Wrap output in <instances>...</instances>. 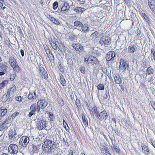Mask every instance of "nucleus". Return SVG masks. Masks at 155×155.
<instances>
[{
	"label": "nucleus",
	"mask_w": 155,
	"mask_h": 155,
	"mask_svg": "<svg viewBox=\"0 0 155 155\" xmlns=\"http://www.w3.org/2000/svg\"><path fill=\"white\" fill-rule=\"evenodd\" d=\"M75 104L77 106V109L78 110H80L81 109V104L80 101L77 98L75 102Z\"/></svg>",
	"instance_id": "obj_38"
},
{
	"label": "nucleus",
	"mask_w": 155,
	"mask_h": 155,
	"mask_svg": "<svg viewBox=\"0 0 155 155\" xmlns=\"http://www.w3.org/2000/svg\"><path fill=\"white\" fill-rule=\"evenodd\" d=\"M8 134V138L12 140H14L17 137V134L15 128L10 129Z\"/></svg>",
	"instance_id": "obj_10"
},
{
	"label": "nucleus",
	"mask_w": 155,
	"mask_h": 155,
	"mask_svg": "<svg viewBox=\"0 0 155 155\" xmlns=\"http://www.w3.org/2000/svg\"><path fill=\"white\" fill-rule=\"evenodd\" d=\"M80 70L81 72L83 74H84L86 72L85 69L84 67H80Z\"/></svg>",
	"instance_id": "obj_50"
},
{
	"label": "nucleus",
	"mask_w": 155,
	"mask_h": 155,
	"mask_svg": "<svg viewBox=\"0 0 155 155\" xmlns=\"http://www.w3.org/2000/svg\"><path fill=\"white\" fill-rule=\"evenodd\" d=\"M115 56V53L114 51H110L106 54L105 57L107 61H113Z\"/></svg>",
	"instance_id": "obj_15"
},
{
	"label": "nucleus",
	"mask_w": 155,
	"mask_h": 155,
	"mask_svg": "<svg viewBox=\"0 0 155 155\" xmlns=\"http://www.w3.org/2000/svg\"><path fill=\"white\" fill-rule=\"evenodd\" d=\"M8 68V64L6 63L1 64H0V69L1 71H0V76H2L5 74L7 71Z\"/></svg>",
	"instance_id": "obj_13"
},
{
	"label": "nucleus",
	"mask_w": 155,
	"mask_h": 155,
	"mask_svg": "<svg viewBox=\"0 0 155 155\" xmlns=\"http://www.w3.org/2000/svg\"><path fill=\"white\" fill-rule=\"evenodd\" d=\"M18 150V147L15 144H12L9 145L8 147V151L10 153L15 154L17 153Z\"/></svg>",
	"instance_id": "obj_11"
},
{
	"label": "nucleus",
	"mask_w": 155,
	"mask_h": 155,
	"mask_svg": "<svg viewBox=\"0 0 155 155\" xmlns=\"http://www.w3.org/2000/svg\"><path fill=\"white\" fill-rule=\"evenodd\" d=\"M46 146L48 148L50 149L51 148L52 141L50 140H47Z\"/></svg>",
	"instance_id": "obj_42"
},
{
	"label": "nucleus",
	"mask_w": 155,
	"mask_h": 155,
	"mask_svg": "<svg viewBox=\"0 0 155 155\" xmlns=\"http://www.w3.org/2000/svg\"><path fill=\"white\" fill-rule=\"evenodd\" d=\"M39 146L38 145L35 146L33 145V151L34 153H37L39 149Z\"/></svg>",
	"instance_id": "obj_40"
},
{
	"label": "nucleus",
	"mask_w": 155,
	"mask_h": 155,
	"mask_svg": "<svg viewBox=\"0 0 155 155\" xmlns=\"http://www.w3.org/2000/svg\"><path fill=\"white\" fill-rule=\"evenodd\" d=\"M16 90V87L15 85L13 84V86L9 88L7 93L6 95H4L2 97V101H6L8 98L10 97L11 94H13Z\"/></svg>",
	"instance_id": "obj_6"
},
{
	"label": "nucleus",
	"mask_w": 155,
	"mask_h": 155,
	"mask_svg": "<svg viewBox=\"0 0 155 155\" xmlns=\"http://www.w3.org/2000/svg\"><path fill=\"white\" fill-rule=\"evenodd\" d=\"M60 82L63 86H65L66 85V81L65 79L64 78V76L62 74L60 75Z\"/></svg>",
	"instance_id": "obj_32"
},
{
	"label": "nucleus",
	"mask_w": 155,
	"mask_h": 155,
	"mask_svg": "<svg viewBox=\"0 0 155 155\" xmlns=\"http://www.w3.org/2000/svg\"><path fill=\"white\" fill-rule=\"evenodd\" d=\"M142 151L145 155H150V150L149 147L145 144L141 145Z\"/></svg>",
	"instance_id": "obj_18"
},
{
	"label": "nucleus",
	"mask_w": 155,
	"mask_h": 155,
	"mask_svg": "<svg viewBox=\"0 0 155 155\" xmlns=\"http://www.w3.org/2000/svg\"><path fill=\"white\" fill-rule=\"evenodd\" d=\"M85 10L84 8L76 7L74 9V11L78 14L82 13Z\"/></svg>",
	"instance_id": "obj_29"
},
{
	"label": "nucleus",
	"mask_w": 155,
	"mask_h": 155,
	"mask_svg": "<svg viewBox=\"0 0 155 155\" xmlns=\"http://www.w3.org/2000/svg\"><path fill=\"white\" fill-rule=\"evenodd\" d=\"M3 4L2 3L0 2V8H2Z\"/></svg>",
	"instance_id": "obj_61"
},
{
	"label": "nucleus",
	"mask_w": 155,
	"mask_h": 155,
	"mask_svg": "<svg viewBox=\"0 0 155 155\" xmlns=\"http://www.w3.org/2000/svg\"><path fill=\"white\" fill-rule=\"evenodd\" d=\"M63 124L64 127V128L65 129L67 130L68 129V128H67V126L68 127V128L69 129V127H68V125L64 119L63 120Z\"/></svg>",
	"instance_id": "obj_47"
},
{
	"label": "nucleus",
	"mask_w": 155,
	"mask_h": 155,
	"mask_svg": "<svg viewBox=\"0 0 155 155\" xmlns=\"http://www.w3.org/2000/svg\"><path fill=\"white\" fill-rule=\"evenodd\" d=\"M84 61L85 62H86L88 64L92 65L99 64V61L97 58L91 55H88V57L84 58Z\"/></svg>",
	"instance_id": "obj_3"
},
{
	"label": "nucleus",
	"mask_w": 155,
	"mask_h": 155,
	"mask_svg": "<svg viewBox=\"0 0 155 155\" xmlns=\"http://www.w3.org/2000/svg\"><path fill=\"white\" fill-rule=\"evenodd\" d=\"M98 34V32L97 31H95L91 35V36H94V37H96V36Z\"/></svg>",
	"instance_id": "obj_51"
},
{
	"label": "nucleus",
	"mask_w": 155,
	"mask_h": 155,
	"mask_svg": "<svg viewBox=\"0 0 155 155\" xmlns=\"http://www.w3.org/2000/svg\"><path fill=\"white\" fill-rule=\"evenodd\" d=\"M1 155H9L8 153H2Z\"/></svg>",
	"instance_id": "obj_64"
},
{
	"label": "nucleus",
	"mask_w": 155,
	"mask_h": 155,
	"mask_svg": "<svg viewBox=\"0 0 155 155\" xmlns=\"http://www.w3.org/2000/svg\"><path fill=\"white\" fill-rule=\"evenodd\" d=\"M141 31L139 30L138 29L137 30V35L135 36L136 39V40L139 39V36L141 34Z\"/></svg>",
	"instance_id": "obj_43"
},
{
	"label": "nucleus",
	"mask_w": 155,
	"mask_h": 155,
	"mask_svg": "<svg viewBox=\"0 0 155 155\" xmlns=\"http://www.w3.org/2000/svg\"><path fill=\"white\" fill-rule=\"evenodd\" d=\"M128 68L129 64L128 62L125 60H121L119 68L125 71L126 69H128Z\"/></svg>",
	"instance_id": "obj_16"
},
{
	"label": "nucleus",
	"mask_w": 155,
	"mask_h": 155,
	"mask_svg": "<svg viewBox=\"0 0 155 155\" xmlns=\"http://www.w3.org/2000/svg\"><path fill=\"white\" fill-rule=\"evenodd\" d=\"M69 153L70 154V155H73V151L71 150L69 152Z\"/></svg>",
	"instance_id": "obj_60"
},
{
	"label": "nucleus",
	"mask_w": 155,
	"mask_h": 155,
	"mask_svg": "<svg viewBox=\"0 0 155 155\" xmlns=\"http://www.w3.org/2000/svg\"><path fill=\"white\" fill-rule=\"evenodd\" d=\"M72 46L74 49L78 52H82L84 51L83 46L79 43H73Z\"/></svg>",
	"instance_id": "obj_14"
},
{
	"label": "nucleus",
	"mask_w": 155,
	"mask_h": 155,
	"mask_svg": "<svg viewBox=\"0 0 155 155\" xmlns=\"http://www.w3.org/2000/svg\"><path fill=\"white\" fill-rule=\"evenodd\" d=\"M28 98L31 100L36 99L37 98V96L35 91L30 92L28 95Z\"/></svg>",
	"instance_id": "obj_25"
},
{
	"label": "nucleus",
	"mask_w": 155,
	"mask_h": 155,
	"mask_svg": "<svg viewBox=\"0 0 155 155\" xmlns=\"http://www.w3.org/2000/svg\"><path fill=\"white\" fill-rule=\"evenodd\" d=\"M111 38H109L106 39L105 37L103 36L101 38L99 43L102 45H104L105 47H107L111 44Z\"/></svg>",
	"instance_id": "obj_12"
},
{
	"label": "nucleus",
	"mask_w": 155,
	"mask_h": 155,
	"mask_svg": "<svg viewBox=\"0 0 155 155\" xmlns=\"http://www.w3.org/2000/svg\"><path fill=\"white\" fill-rule=\"evenodd\" d=\"M82 31L84 32L88 31H89V27L86 24H83L81 27Z\"/></svg>",
	"instance_id": "obj_35"
},
{
	"label": "nucleus",
	"mask_w": 155,
	"mask_h": 155,
	"mask_svg": "<svg viewBox=\"0 0 155 155\" xmlns=\"http://www.w3.org/2000/svg\"><path fill=\"white\" fill-rule=\"evenodd\" d=\"M38 73L43 78L47 80L48 78V74L47 71L43 67V65L39 64L38 65Z\"/></svg>",
	"instance_id": "obj_7"
},
{
	"label": "nucleus",
	"mask_w": 155,
	"mask_h": 155,
	"mask_svg": "<svg viewBox=\"0 0 155 155\" xmlns=\"http://www.w3.org/2000/svg\"><path fill=\"white\" fill-rule=\"evenodd\" d=\"M44 48L49 60L51 63H53L54 60V57L49 48L47 45L45 46Z\"/></svg>",
	"instance_id": "obj_9"
},
{
	"label": "nucleus",
	"mask_w": 155,
	"mask_h": 155,
	"mask_svg": "<svg viewBox=\"0 0 155 155\" xmlns=\"http://www.w3.org/2000/svg\"><path fill=\"white\" fill-rule=\"evenodd\" d=\"M63 141L65 143V145H67V146H69V144H68V143H67V142H66L65 140L64 139H63Z\"/></svg>",
	"instance_id": "obj_56"
},
{
	"label": "nucleus",
	"mask_w": 155,
	"mask_h": 155,
	"mask_svg": "<svg viewBox=\"0 0 155 155\" xmlns=\"http://www.w3.org/2000/svg\"><path fill=\"white\" fill-rule=\"evenodd\" d=\"M7 110L6 108L2 106L0 108V117H3L5 116L7 113Z\"/></svg>",
	"instance_id": "obj_24"
},
{
	"label": "nucleus",
	"mask_w": 155,
	"mask_h": 155,
	"mask_svg": "<svg viewBox=\"0 0 155 155\" xmlns=\"http://www.w3.org/2000/svg\"><path fill=\"white\" fill-rule=\"evenodd\" d=\"M48 120L50 121H53L55 118L52 113L51 112H49L48 113Z\"/></svg>",
	"instance_id": "obj_39"
},
{
	"label": "nucleus",
	"mask_w": 155,
	"mask_h": 155,
	"mask_svg": "<svg viewBox=\"0 0 155 155\" xmlns=\"http://www.w3.org/2000/svg\"><path fill=\"white\" fill-rule=\"evenodd\" d=\"M154 72V70L151 66L149 67L146 70V74L148 75L153 74Z\"/></svg>",
	"instance_id": "obj_33"
},
{
	"label": "nucleus",
	"mask_w": 155,
	"mask_h": 155,
	"mask_svg": "<svg viewBox=\"0 0 155 155\" xmlns=\"http://www.w3.org/2000/svg\"><path fill=\"white\" fill-rule=\"evenodd\" d=\"M151 104L153 108L155 110V102L154 101L151 102Z\"/></svg>",
	"instance_id": "obj_52"
},
{
	"label": "nucleus",
	"mask_w": 155,
	"mask_h": 155,
	"mask_svg": "<svg viewBox=\"0 0 155 155\" xmlns=\"http://www.w3.org/2000/svg\"><path fill=\"white\" fill-rule=\"evenodd\" d=\"M57 100L58 104L61 107H63L64 106V101L61 96L58 97Z\"/></svg>",
	"instance_id": "obj_31"
},
{
	"label": "nucleus",
	"mask_w": 155,
	"mask_h": 155,
	"mask_svg": "<svg viewBox=\"0 0 155 155\" xmlns=\"http://www.w3.org/2000/svg\"><path fill=\"white\" fill-rule=\"evenodd\" d=\"M152 145L153 146H155V141H153V142H151Z\"/></svg>",
	"instance_id": "obj_62"
},
{
	"label": "nucleus",
	"mask_w": 155,
	"mask_h": 155,
	"mask_svg": "<svg viewBox=\"0 0 155 155\" xmlns=\"http://www.w3.org/2000/svg\"><path fill=\"white\" fill-rule=\"evenodd\" d=\"M58 2H55L53 3V8L54 10L56 9L58 7Z\"/></svg>",
	"instance_id": "obj_46"
},
{
	"label": "nucleus",
	"mask_w": 155,
	"mask_h": 155,
	"mask_svg": "<svg viewBox=\"0 0 155 155\" xmlns=\"http://www.w3.org/2000/svg\"><path fill=\"white\" fill-rule=\"evenodd\" d=\"M70 8V6L68 4L64 2L62 7L61 9V11L63 13H66Z\"/></svg>",
	"instance_id": "obj_23"
},
{
	"label": "nucleus",
	"mask_w": 155,
	"mask_h": 155,
	"mask_svg": "<svg viewBox=\"0 0 155 155\" xmlns=\"http://www.w3.org/2000/svg\"><path fill=\"white\" fill-rule=\"evenodd\" d=\"M104 86L101 84H99L97 86V88L98 90H103L104 89Z\"/></svg>",
	"instance_id": "obj_44"
},
{
	"label": "nucleus",
	"mask_w": 155,
	"mask_h": 155,
	"mask_svg": "<svg viewBox=\"0 0 155 155\" xmlns=\"http://www.w3.org/2000/svg\"><path fill=\"white\" fill-rule=\"evenodd\" d=\"M153 80V77H151L150 79L148 80V81L149 82H151Z\"/></svg>",
	"instance_id": "obj_58"
},
{
	"label": "nucleus",
	"mask_w": 155,
	"mask_h": 155,
	"mask_svg": "<svg viewBox=\"0 0 155 155\" xmlns=\"http://www.w3.org/2000/svg\"><path fill=\"white\" fill-rule=\"evenodd\" d=\"M58 48L59 49L61 52H64L66 50V47L61 42L59 43Z\"/></svg>",
	"instance_id": "obj_30"
},
{
	"label": "nucleus",
	"mask_w": 155,
	"mask_h": 155,
	"mask_svg": "<svg viewBox=\"0 0 155 155\" xmlns=\"http://www.w3.org/2000/svg\"><path fill=\"white\" fill-rule=\"evenodd\" d=\"M0 26L1 27H3V24L1 21H0Z\"/></svg>",
	"instance_id": "obj_63"
},
{
	"label": "nucleus",
	"mask_w": 155,
	"mask_h": 155,
	"mask_svg": "<svg viewBox=\"0 0 155 155\" xmlns=\"http://www.w3.org/2000/svg\"><path fill=\"white\" fill-rule=\"evenodd\" d=\"M74 26L78 27H81V25H82V23L78 20L75 21L74 22Z\"/></svg>",
	"instance_id": "obj_41"
},
{
	"label": "nucleus",
	"mask_w": 155,
	"mask_h": 155,
	"mask_svg": "<svg viewBox=\"0 0 155 155\" xmlns=\"http://www.w3.org/2000/svg\"><path fill=\"white\" fill-rule=\"evenodd\" d=\"M21 53V56L22 57L24 56V51L23 49H21L20 51Z\"/></svg>",
	"instance_id": "obj_55"
},
{
	"label": "nucleus",
	"mask_w": 155,
	"mask_h": 155,
	"mask_svg": "<svg viewBox=\"0 0 155 155\" xmlns=\"http://www.w3.org/2000/svg\"><path fill=\"white\" fill-rule=\"evenodd\" d=\"M48 102L45 99L42 98L39 99L37 104V109L38 112L40 111V109H44L47 105Z\"/></svg>",
	"instance_id": "obj_4"
},
{
	"label": "nucleus",
	"mask_w": 155,
	"mask_h": 155,
	"mask_svg": "<svg viewBox=\"0 0 155 155\" xmlns=\"http://www.w3.org/2000/svg\"><path fill=\"white\" fill-rule=\"evenodd\" d=\"M112 145L113 146L111 147L113 150H114L115 148L117 149V147H118L115 144H113Z\"/></svg>",
	"instance_id": "obj_54"
},
{
	"label": "nucleus",
	"mask_w": 155,
	"mask_h": 155,
	"mask_svg": "<svg viewBox=\"0 0 155 155\" xmlns=\"http://www.w3.org/2000/svg\"><path fill=\"white\" fill-rule=\"evenodd\" d=\"M12 124V121L10 117L5 119L0 125V131H5L11 126Z\"/></svg>",
	"instance_id": "obj_1"
},
{
	"label": "nucleus",
	"mask_w": 155,
	"mask_h": 155,
	"mask_svg": "<svg viewBox=\"0 0 155 155\" xmlns=\"http://www.w3.org/2000/svg\"><path fill=\"white\" fill-rule=\"evenodd\" d=\"M47 17L48 18L55 24L57 25H59L60 24V22L54 17H52L51 15H48Z\"/></svg>",
	"instance_id": "obj_27"
},
{
	"label": "nucleus",
	"mask_w": 155,
	"mask_h": 155,
	"mask_svg": "<svg viewBox=\"0 0 155 155\" xmlns=\"http://www.w3.org/2000/svg\"><path fill=\"white\" fill-rule=\"evenodd\" d=\"M116 84H120L121 83V78L120 76L118 74H114L113 75Z\"/></svg>",
	"instance_id": "obj_26"
},
{
	"label": "nucleus",
	"mask_w": 155,
	"mask_h": 155,
	"mask_svg": "<svg viewBox=\"0 0 155 155\" xmlns=\"http://www.w3.org/2000/svg\"><path fill=\"white\" fill-rule=\"evenodd\" d=\"M97 118L98 121L99 123L105 120L108 117V115L106 110H103L99 113H98L96 116Z\"/></svg>",
	"instance_id": "obj_5"
},
{
	"label": "nucleus",
	"mask_w": 155,
	"mask_h": 155,
	"mask_svg": "<svg viewBox=\"0 0 155 155\" xmlns=\"http://www.w3.org/2000/svg\"><path fill=\"white\" fill-rule=\"evenodd\" d=\"M101 152L103 155H112L108 149L107 148H102L101 149Z\"/></svg>",
	"instance_id": "obj_28"
},
{
	"label": "nucleus",
	"mask_w": 155,
	"mask_h": 155,
	"mask_svg": "<svg viewBox=\"0 0 155 155\" xmlns=\"http://www.w3.org/2000/svg\"><path fill=\"white\" fill-rule=\"evenodd\" d=\"M15 78V74H10L9 76V78L10 81H13Z\"/></svg>",
	"instance_id": "obj_49"
},
{
	"label": "nucleus",
	"mask_w": 155,
	"mask_h": 155,
	"mask_svg": "<svg viewBox=\"0 0 155 155\" xmlns=\"http://www.w3.org/2000/svg\"><path fill=\"white\" fill-rule=\"evenodd\" d=\"M148 5L150 9L155 14V1L154 0H148Z\"/></svg>",
	"instance_id": "obj_21"
},
{
	"label": "nucleus",
	"mask_w": 155,
	"mask_h": 155,
	"mask_svg": "<svg viewBox=\"0 0 155 155\" xmlns=\"http://www.w3.org/2000/svg\"><path fill=\"white\" fill-rule=\"evenodd\" d=\"M125 2L127 4L130 3V0H124Z\"/></svg>",
	"instance_id": "obj_59"
},
{
	"label": "nucleus",
	"mask_w": 155,
	"mask_h": 155,
	"mask_svg": "<svg viewBox=\"0 0 155 155\" xmlns=\"http://www.w3.org/2000/svg\"><path fill=\"white\" fill-rule=\"evenodd\" d=\"M46 122L44 120H40L37 124V127L39 130L46 127Z\"/></svg>",
	"instance_id": "obj_17"
},
{
	"label": "nucleus",
	"mask_w": 155,
	"mask_h": 155,
	"mask_svg": "<svg viewBox=\"0 0 155 155\" xmlns=\"http://www.w3.org/2000/svg\"><path fill=\"white\" fill-rule=\"evenodd\" d=\"M29 138L28 137L23 136L21 137L19 140V144L21 148L25 147L29 142Z\"/></svg>",
	"instance_id": "obj_8"
},
{
	"label": "nucleus",
	"mask_w": 155,
	"mask_h": 155,
	"mask_svg": "<svg viewBox=\"0 0 155 155\" xmlns=\"http://www.w3.org/2000/svg\"><path fill=\"white\" fill-rule=\"evenodd\" d=\"M8 83V80H5L3 81L0 84V90L4 88Z\"/></svg>",
	"instance_id": "obj_36"
},
{
	"label": "nucleus",
	"mask_w": 155,
	"mask_h": 155,
	"mask_svg": "<svg viewBox=\"0 0 155 155\" xmlns=\"http://www.w3.org/2000/svg\"><path fill=\"white\" fill-rule=\"evenodd\" d=\"M114 150H115L116 152L119 154H120V150L118 147H117V149L115 148Z\"/></svg>",
	"instance_id": "obj_53"
},
{
	"label": "nucleus",
	"mask_w": 155,
	"mask_h": 155,
	"mask_svg": "<svg viewBox=\"0 0 155 155\" xmlns=\"http://www.w3.org/2000/svg\"><path fill=\"white\" fill-rule=\"evenodd\" d=\"M49 42L52 48L55 50L58 49V46L56 43V41H54L51 37L48 38Z\"/></svg>",
	"instance_id": "obj_19"
},
{
	"label": "nucleus",
	"mask_w": 155,
	"mask_h": 155,
	"mask_svg": "<svg viewBox=\"0 0 155 155\" xmlns=\"http://www.w3.org/2000/svg\"><path fill=\"white\" fill-rule=\"evenodd\" d=\"M9 64L14 71L17 72H19L20 71L21 68L17 64L15 58L12 56L9 58Z\"/></svg>",
	"instance_id": "obj_2"
},
{
	"label": "nucleus",
	"mask_w": 155,
	"mask_h": 155,
	"mask_svg": "<svg viewBox=\"0 0 155 155\" xmlns=\"http://www.w3.org/2000/svg\"><path fill=\"white\" fill-rule=\"evenodd\" d=\"M89 111L91 115H94V114L95 117L99 112L98 110H97V107L95 105H94L93 106L92 108V110L89 109Z\"/></svg>",
	"instance_id": "obj_22"
},
{
	"label": "nucleus",
	"mask_w": 155,
	"mask_h": 155,
	"mask_svg": "<svg viewBox=\"0 0 155 155\" xmlns=\"http://www.w3.org/2000/svg\"><path fill=\"white\" fill-rule=\"evenodd\" d=\"M128 51L129 53H134L135 51V48L134 45H130L128 47Z\"/></svg>",
	"instance_id": "obj_37"
},
{
	"label": "nucleus",
	"mask_w": 155,
	"mask_h": 155,
	"mask_svg": "<svg viewBox=\"0 0 155 155\" xmlns=\"http://www.w3.org/2000/svg\"><path fill=\"white\" fill-rule=\"evenodd\" d=\"M36 105L33 104H32L30 107V110L31 111L29 113L28 116L29 117H31L32 115L35 114V112L37 110V108H36Z\"/></svg>",
	"instance_id": "obj_20"
},
{
	"label": "nucleus",
	"mask_w": 155,
	"mask_h": 155,
	"mask_svg": "<svg viewBox=\"0 0 155 155\" xmlns=\"http://www.w3.org/2000/svg\"><path fill=\"white\" fill-rule=\"evenodd\" d=\"M19 114V113L18 112H15L13 113L11 116V117L12 118H14Z\"/></svg>",
	"instance_id": "obj_48"
},
{
	"label": "nucleus",
	"mask_w": 155,
	"mask_h": 155,
	"mask_svg": "<svg viewBox=\"0 0 155 155\" xmlns=\"http://www.w3.org/2000/svg\"><path fill=\"white\" fill-rule=\"evenodd\" d=\"M15 99L16 101L19 102H21L23 100V97L21 96H17L15 97Z\"/></svg>",
	"instance_id": "obj_45"
},
{
	"label": "nucleus",
	"mask_w": 155,
	"mask_h": 155,
	"mask_svg": "<svg viewBox=\"0 0 155 155\" xmlns=\"http://www.w3.org/2000/svg\"><path fill=\"white\" fill-rule=\"evenodd\" d=\"M82 117L84 125L86 127L88 125V120L85 116L84 114H82Z\"/></svg>",
	"instance_id": "obj_34"
},
{
	"label": "nucleus",
	"mask_w": 155,
	"mask_h": 155,
	"mask_svg": "<svg viewBox=\"0 0 155 155\" xmlns=\"http://www.w3.org/2000/svg\"><path fill=\"white\" fill-rule=\"evenodd\" d=\"M155 52V48H153L151 50V53Z\"/></svg>",
	"instance_id": "obj_57"
}]
</instances>
